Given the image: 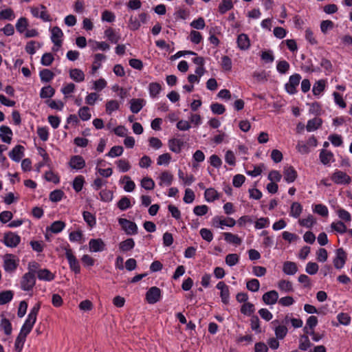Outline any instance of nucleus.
Here are the masks:
<instances>
[{
	"label": "nucleus",
	"instance_id": "nucleus-1",
	"mask_svg": "<svg viewBox=\"0 0 352 352\" xmlns=\"http://www.w3.org/2000/svg\"><path fill=\"white\" fill-rule=\"evenodd\" d=\"M36 284V277L34 273L27 272L21 278V288L23 291H30Z\"/></svg>",
	"mask_w": 352,
	"mask_h": 352
},
{
	"label": "nucleus",
	"instance_id": "nucleus-2",
	"mask_svg": "<svg viewBox=\"0 0 352 352\" xmlns=\"http://www.w3.org/2000/svg\"><path fill=\"white\" fill-rule=\"evenodd\" d=\"M118 223L126 234L134 235L138 233V226L135 223L124 218H120Z\"/></svg>",
	"mask_w": 352,
	"mask_h": 352
},
{
	"label": "nucleus",
	"instance_id": "nucleus-3",
	"mask_svg": "<svg viewBox=\"0 0 352 352\" xmlns=\"http://www.w3.org/2000/svg\"><path fill=\"white\" fill-rule=\"evenodd\" d=\"M301 76L298 74H295L289 77V82L285 84V88L289 94H294L296 92V87L298 86Z\"/></svg>",
	"mask_w": 352,
	"mask_h": 352
},
{
	"label": "nucleus",
	"instance_id": "nucleus-4",
	"mask_svg": "<svg viewBox=\"0 0 352 352\" xmlns=\"http://www.w3.org/2000/svg\"><path fill=\"white\" fill-rule=\"evenodd\" d=\"M31 13L34 17L40 18L43 21H51L50 16L47 12V8L43 5H40L39 7L32 8Z\"/></svg>",
	"mask_w": 352,
	"mask_h": 352
},
{
	"label": "nucleus",
	"instance_id": "nucleus-5",
	"mask_svg": "<svg viewBox=\"0 0 352 352\" xmlns=\"http://www.w3.org/2000/svg\"><path fill=\"white\" fill-rule=\"evenodd\" d=\"M21 241V237L12 232L4 234L3 243L7 247L15 248Z\"/></svg>",
	"mask_w": 352,
	"mask_h": 352
},
{
	"label": "nucleus",
	"instance_id": "nucleus-6",
	"mask_svg": "<svg viewBox=\"0 0 352 352\" xmlns=\"http://www.w3.org/2000/svg\"><path fill=\"white\" fill-rule=\"evenodd\" d=\"M65 256L69 262L71 270L75 274H79L80 272V265L71 249L65 248Z\"/></svg>",
	"mask_w": 352,
	"mask_h": 352
},
{
	"label": "nucleus",
	"instance_id": "nucleus-7",
	"mask_svg": "<svg viewBox=\"0 0 352 352\" xmlns=\"http://www.w3.org/2000/svg\"><path fill=\"white\" fill-rule=\"evenodd\" d=\"M346 261V253L342 248H338L336 252V257L333 263L334 267L338 269H342Z\"/></svg>",
	"mask_w": 352,
	"mask_h": 352
},
{
	"label": "nucleus",
	"instance_id": "nucleus-8",
	"mask_svg": "<svg viewBox=\"0 0 352 352\" xmlns=\"http://www.w3.org/2000/svg\"><path fill=\"white\" fill-rule=\"evenodd\" d=\"M161 291L157 287H151L146 294V299L149 304L156 303L160 300Z\"/></svg>",
	"mask_w": 352,
	"mask_h": 352
},
{
	"label": "nucleus",
	"instance_id": "nucleus-9",
	"mask_svg": "<svg viewBox=\"0 0 352 352\" xmlns=\"http://www.w3.org/2000/svg\"><path fill=\"white\" fill-rule=\"evenodd\" d=\"M331 179L338 184H348L351 182L350 177L341 170H336L332 175Z\"/></svg>",
	"mask_w": 352,
	"mask_h": 352
},
{
	"label": "nucleus",
	"instance_id": "nucleus-10",
	"mask_svg": "<svg viewBox=\"0 0 352 352\" xmlns=\"http://www.w3.org/2000/svg\"><path fill=\"white\" fill-rule=\"evenodd\" d=\"M217 288L219 289L220 296L221 298V301L223 304H228L229 298H230V292L229 287L226 283L223 281L219 282L217 285Z\"/></svg>",
	"mask_w": 352,
	"mask_h": 352
},
{
	"label": "nucleus",
	"instance_id": "nucleus-11",
	"mask_svg": "<svg viewBox=\"0 0 352 352\" xmlns=\"http://www.w3.org/2000/svg\"><path fill=\"white\" fill-rule=\"evenodd\" d=\"M24 147L21 145H16L9 153V157L14 162H19L24 155Z\"/></svg>",
	"mask_w": 352,
	"mask_h": 352
},
{
	"label": "nucleus",
	"instance_id": "nucleus-12",
	"mask_svg": "<svg viewBox=\"0 0 352 352\" xmlns=\"http://www.w3.org/2000/svg\"><path fill=\"white\" fill-rule=\"evenodd\" d=\"M262 299L266 305H274L278 299V294L275 290H271L265 293Z\"/></svg>",
	"mask_w": 352,
	"mask_h": 352
},
{
	"label": "nucleus",
	"instance_id": "nucleus-13",
	"mask_svg": "<svg viewBox=\"0 0 352 352\" xmlns=\"http://www.w3.org/2000/svg\"><path fill=\"white\" fill-rule=\"evenodd\" d=\"M69 166L76 170L82 169L85 166V161L82 157L80 155H74L70 159Z\"/></svg>",
	"mask_w": 352,
	"mask_h": 352
},
{
	"label": "nucleus",
	"instance_id": "nucleus-14",
	"mask_svg": "<svg viewBox=\"0 0 352 352\" xmlns=\"http://www.w3.org/2000/svg\"><path fill=\"white\" fill-rule=\"evenodd\" d=\"M284 179L287 183L294 182L297 177V172L294 167L285 166L283 170Z\"/></svg>",
	"mask_w": 352,
	"mask_h": 352
},
{
	"label": "nucleus",
	"instance_id": "nucleus-15",
	"mask_svg": "<svg viewBox=\"0 0 352 352\" xmlns=\"http://www.w3.org/2000/svg\"><path fill=\"white\" fill-rule=\"evenodd\" d=\"M90 251L97 252L104 250L105 244L101 239H91L89 242Z\"/></svg>",
	"mask_w": 352,
	"mask_h": 352
},
{
	"label": "nucleus",
	"instance_id": "nucleus-16",
	"mask_svg": "<svg viewBox=\"0 0 352 352\" xmlns=\"http://www.w3.org/2000/svg\"><path fill=\"white\" fill-rule=\"evenodd\" d=\"M52 41L58 47L61 46L62 41L60 38L63 36V33L62 30L57 26L54 27L52 29Z\"/></svg>",
	"mask_w": 352,
	"mask_h": 352
},
{
	"label": "nucleus",
	"instance_id": "nucleus-17",
	"mask_svg": "<svg viewBox=\"0 0 352 352\" xmlns=\"http://www.w3.org/2000/svg\"><path fill=\"white\" fill-rule=\"evenodd\" d=\"M12 135V131L8 126L4 125L0 126V138L3 142L10 144Z\"/></svg>",
	"mask_w": 352,
	"mask_h": 352
},
{
	"label": "nucleus",
	"instance_id": "nucleus-18",
	"mask_svg": "<svg viewBox=\"0 0 352 352\" xmlns=\"http://www.w3.org/2000/svg\"><path fill=\"white\" fill-rule=\"evenodd\" d=\"M283 271L285 274L292 276L297 272L298 267L294 262L285 261L283 263Z\"/></svg>",
	"mask_w": 352,
	"mask_h": 352
},
{
	"label": "nucleus",
	"instance_id": "nucleus-19",
	"mask_svg": "<svg viewBox=\"0 0 352 352\" xmlns=\"http://www.w3.org/2000/svg\"><path fill=\"white\" fill-rule=\"evenodd\" d=\"M237 45L241 50H248L250 46V42L248 35L245 34H239L237 38Z\"/></svg>",
	"mask_w": 352,
	"mask_h": 352
},
{
	"label": "nucleus",
	"instance_id": "nucleus-20",
	"mask_svg": "<svg viewBox=\"0 0 352 352\" xmlns=\"http://www.w3.org/2000/svg\"><path fill=\"white\" fill-rule=\"evenodd\" d=\"M319 157L321 163L324 165H328L331 162L333 161V153L325 149L320 151Z\"/></svg>",
	"mask_w": 352,
	"mask_h": 352
},
{
	"label": "nucleus",
	"instance_id": "nucleus-21",
	"mask_svg": "<svg viewBox=\"0 0 352 352\" xmlns=\"http://www.w3.org/2000/svg\"><path fill=\"white\" fill-rule=\"evenodd\" d=\"M184 142L179 139H172L168 141V146L171 151L179 153H180Z\"/></svg>",
	"mask_w": 352,
	"mask_h": 352
},
{
	"label": "nucleus",
	"instance_id": "nucleus-22",
	"mask_svg": "<svg viewBox=\"0 0 352 352\" xmlns=\"http://www.w3.org/2000/svg\"><path fill=\"white\" fill-rule=\"evenodd\" d=\"M70 78L77 82H82L85 80V74L81 69H72L69 71Z\"/></svg>",
	"mask_w": 352,
	"mask_h": 352
},
{
	"label": "nucleus",
	"instance_id": "nucleus-23",
	"mask_svg": "<svg viewBox=\"0 0 352 352\" xmlns=\"http://www.w3.org/2000/svg\"><path fill=\"white\" fill-rule=\"evenodd\" d=\"M130 109L133 113H138L143 107L144 100L143 99H132L130 101Z\"/></svg>",
	"mask_w": 352,
	"mask_h": 352
},
{
	"label": "nucleus",
	"instance_id": "nucleus-24",
	"mask_svg": "<svg viewBox=\"0 0 352 352\" xmlns=\"http://www.w3.org/2000/svg\"><path fill=\"white\" fill-rule=\"evenodd\" d=\"M37 276L39 280L50 281L54 278V275L48 270H38L37 272Z\"/></svg>",
	"mask_w": 352,
	"mask_h": 352
},
{
	"label": "nucleus",
	"instance_id": "nucleus-25",
	"mask_svg": "<svg viewBox=\"0 0 352 352\" xmlns=\"http://www.w3.org/2000/svg\"><path fill=\"white\" fill-rule=\"evenodd\" d=\"M322 121L319 118H314L307 122L306 129L307 131H313L318 129L322 124Z\"/></svg>",
	"mask_w": 352,
	"mask_h": 352
},
{
	"label": "nucleus",
	"instance_id": "nucleus-26",
	"mask_svg": "<svg viewBox=\"0 0 352 352\" xmlns=\"http://www.w3.org/2000/svg\"><path fill=\"white\" fill-rule=\"evenodd\" d=\"M106 58L102 54H96L94 56V61L91 67V73L94 74L101 66V62Z\"/></svg>",
	"mask_w": 352,
	"mask_h": 352
},
{
	"label": "nucleus",
	"instance_id": "nucleus-27",
	"mask_svg": "<svg viewBox=\"0 0 352 352\" xmlns=\"http://www.w3.org/2000/svg\"><path fill=\"white\" fill-rule=\"evenodd\" d=\"M318 324V318L314 316H309L307 320L306 326L304 327L305 333H309L310 331H314V327Z\"/></svg>",
	"mask_w": 352,
	"mask_h": 352
},
{
	"label": "nucleus",
	"instance_id": "nucleus-28",
	"mask_svg": "<svg viewBox=\"0 0 352 352\" xmlns=\"http://www.w3.org/2000/svg\"><path fill=\"white\" fill-rule=\"evenodd\" d=\"M104 35L112 43H117L120 38V36L115 32L113 29L111 28L104 31Z\"/></svg>",
	"mask_w": 352,
	"mask_h": 352
},
{
	"label": "nucleus",
	"instance_id": "nucleus-29",
	"mask_svg": "<svg viewBox=\"0 0 352 352\" xmlns=\"http://www.w3.org/2000/svg\"><path fill=\"white\" fill-rule=\"evenodd\" d=\"M35 322L36 320H32L30 318H28L22 326L19 333L27 336L28 334L31 331Z\"/></svg>",
	"mask_w": 352,
	"mask_h": 352
},
{
	"label": "nucleus",
	"instance_id": "nucleus-30",
	"mask_svg": "<svg viewBox=\"0 0 352 352\" xmlns=\"http://www.w3.org/2000/svg\"><path fill=\"white\" fill-rule=\"evenodd\" d=\"M135 246V242L133 239H127L125 241H122L119 244V248L122 252H128L132 250Z\"/></svg>",
	"mask_w": 352,
	"mask_h": 352
},
{
	"label": "nucleus",
	"instance_id": "nucleus-31",
	"mask_svg": "<svg viewBox=\"0 0 352 352\" xmlns=\"http://www.w3.org/2000/svg\"><path fill=\"white\" fill-rule=\"evenodd\" d=\"M276 339H283L287 333V328L285 324H278L274 328Z\"/></svg>",
	"mask_w": 352,
	"mask_h": 352
},
{
	"label": "nucleus",
	"instance_id": "nucleus-32",
	"mask_svg": "<svg viewBox=\"0 0 352 352\" xmlns=\"http://www.w3.org/2000/svg\"><path fill=\"white\" fill-rule=\"evenodd\" d=\"M89 43L91 44V48L93 50H100L102 51L107 50L110 48V46L106 42H98L92 40H89Z\"/></svg>",
	"mask_w": 352,
	"mask_h": 352
},
{
	"label": "nucleus",
	"instance_id": "nucleus-33",
	"mask_svg": "<svg viewBox=\"0 0 352 352\" xmlns=\"http://www.w3.org/2000/svg\"><path fill=\"white\" fill-rule=\"evenodd\" d=\"M149 94L151 98H155L162 90V87L158 82H151L148 85Z\"/></svg>",
	"mask_w": 352,
	"mask_h": 352
},
{
	"label": "nucleus",
	"instance_id": "nucleus-34",
	"mask_svg": "<svg viewBox=\"0 0 352 352\" xmlns=\"http://www.w3.org/2000/svg\"><path fill=\"white\" fill-rule=\"evenodd\" d=\"M13 292L11 290H6L0 292V305H5L9 302L13 298Z\"/></svg>",
	"mask_w": 352,
	"mask_h": 352
},
{
	"label": "nucleus",
	"instance_id": "nucleus-35",
	"mask_svg": "<svg viewBox=\"0 0 352 352\" xmlns=\"http://www.w3.org/2000/svg\"><path fill=\"white\" fill-rule=\"evenodd\" d=\"M0 328L3 330L4 333L9 336L12 333V324L9 320L6 318H3L1 320Z\"/></svg>",
	"mask_w": 352,
	"mask_h": 352
},
{
	"label": "nucleus",
	"instance_id": "nucleus-36",
	"mask_svg": "<svg viewBox=\"0 0 352 352\" xmlns=\"http://www.w3.org/2000/svg\"><path fill=\"white\" fill-rule=\"evenodd\" d=\"M17 263L13 258H6L4 261V269L6 272H12L17 267Z\"/></svg>",
	"mask_w": 352,
	"mask_h": 352
},
{
	"label": "nucleus",
	"instance_id": "nucleus-37",
	"mask_svg": "<svg viewBox=\"0 0 352 352\" xmlns=\"http://www.w3.org/2000/svg\"><path fill=\"white\" fill-rule=\"evenodd\" d=\"M40 78L43 82H48L54 78V73L47 69H43L40 72Z\"/></svg>",
	"mask_w": 352,
	"mask_h": 352
},
{
	"label": "nucleus",
	"instance_id": "nucleus-38",
	"mask_svg": "<svg viewBox=\"0 0 352 352\" xmlns=\"http://www.w3.org/2000/svg\"><path fill=\"white\" fill-rule=\"evenodd\" d=\"M311 346V343L306 335H302L299 339V349L302 351H307Z\"/></svg>",
	"mask_w": 352,
	"mask_h": 352
},
{
	"label": "nucleus",
	"instance_id": "nucleus-39",
	"mask_svg": "<svg viewBox=\"0 0 352 352\" xmlns=\"http://www.w3.org/2000/svg\"><path fill=\"white\" fill-rule=\"evenodd\" d=\"M160 185L165 184L167 186H170L173 182V176L168 171H164L162 173L160 177Z\"/></svg>",
	"mask_w": 352,
	"mask_h": 352
},
{
	"label": "nucleus",
	"instance_id": "nucleus-40",
	"mask_svg": "<svg viewBox=\"0 0 352 352\" xmlns=\"http://www.w3.org/2000/svg\"><path fill=\"white\" fill-rule=\"evenodd\" d=\"M85 183V179L82 175L76 177L73 181V188L76 192H80L83 187Z\"/></svg>",
	"mask_w": 352,
	"mask_h": 352
},
{
	"label": "nucleus",
	"instance_id": "nucleus-41",
	"mask_svg": "<svg viewBox=\"0 0 352 352\" xmlns=\"http://www.w3.org/2000/svg\"><path fill=\"white\" fill-rule=\"evenodd\" d=\"M331 228L340 234H344L347 231L346 225L341 221L332 223Z\"/></svg>",
	"mask_w": 352,
	"mask_h": 352
},
{
	"label": "nucleus",
	"instance_id": "nucleus-42",
	"mask_svg": "<svg viewBox=\"0 0 352 352\" xmlns=\"http://www.w3.org/2000/svg\"><path fill=\"white\" fill-rule=\"evenodd\" d=\"M223 235L225 240L228 243L236 245H240L241 243V239L237 235L233 234L230 232H225Z\"/></svg>",
	"mask_w": 352,
	"mask_h": 352
},
{
	"label": "nucleus",
	"instance_id": "nucleus-43",
	"mask_svg": "<svg viewBox=\"0 0 352 352\" xmlns=\"http://www.w3.org/2000/svg\"><path fill=\"white\" fill-rule=\"evenodd\" d=\"M55 90L50 85L44 87L41 89L40 93V97L41 98H48L54 96Z\"/></svg>",
	"mask_w": 352,
	"mask_h": 352
},
{
	"label": "nucleus",
	"instance_id": "nucleus-44",
	"mask_svg": "<svg viewBox=\"0 0 352 352\" xmlns=\"http://www.w3.org/2000/svg\"><path fill=\"white\" fill-rule=\"evenodd\" d=\"M65 227V223L62 221H56L52 223L50 230L53 233H59Z\"/></svg>",
	"mask_w": 352,
	"mask_h": 352
},
{
	"label": "nucleus",
	"instance_id": "nucleus-45",
	"mask_svg": "<svg viewBox=\"0 0 352 352\" xmlns=\"http://www.w3.org/2000/svg\"><path fill=\"white\" fill-rule=\"evenodd\" d=\"M233 8L232 0H223L219 6V11L221 14H224Z\"/></svg>",
	"mask_w": 352,
	"mask_h": 352
},
{
	"label": "nucleus",
	"instance_id": "nucleus-46",
	"mask_svg": "<svg viewBox=\"0 0 352 352\" xmlns=\"http://www.w3.org/2000/svg\"><path fill=\"white\" fill-rule=\"evenodd\" d=\"M279 289L285 292H293L292 283L286 280H280L278 283Z\"/></svg>",
	"mask_w": 352,
	"mask_h": 352
},
{
	"label": "nucleus",
	"instance_id": "nucleus-47",
	"mask_svg": "<svg viewBox=\"0 0 352 352\" xmlns=\"http://www.w3.org/2000/svg\"><path fill=\"white\" fill-rule=\"evenodd\" d=\"M207 201L211 202L219 198L217 192L214 188H208L204 193Z\"/></svg>",
	"mask_w": 352,
	"mask_h": 352
},
{
	"label": "nucleus",
	"instance_id": "nucleus-48",
	"mask_svg": "<svg viewBox=\"0 0 352 352\" xmlns=\"http://www.w3.org/2000/svg\"><path fill=\"white\" fill-rule=\"evenodd\" d=\"M302 210V208L298 202H294L291 206L290 214L295 218H298L300 215Z\"/></svg>",
	"mask_w": 352,
	"mask_h": 352
},
{
	"label": "nucleus",
	"instance_id": "nucleus-49",
	"mask_svg": "<svg viewBox=\"0 0 352 352\" xmlns=\"http://www.w3.org/2000/svg\"><path fill=\"white\" fill-rule=\"evenodd\" d=\"M290 322L292 323V325L294 328H300L302 326V320L299 318H291L288 316H286L285 319L283 321V323L285 324H288V322Z\"/></svg>",
	"mask_w": 352,
	"mask_h": 352
},
{
	"label": "nucleus",
	"instance_id": "nucleus-50",
	"mask_svg": "<svg viewBox=\"0 0 352 352\" xmlns=\"http://www.w3.org/2000/svg\"><path fill=\"white\" fill-rule=\"evenodd\" d=\"M250 326L251 329L254 331L256 333H261V329L260 327V321L259 318L256 316H252L250 319Z\"/></svg>",
	"mask_w": 352,
	"mask_h": 352
},
{
	"label": "nucleus",
	"instance_id": "nucleus-51",
	"mask_svg": "<svg viewBox=\"0 0 352 352\" xmlns=\"http://www.w3.org/2000/svg\"><path fill=\"white\" fill-rule=\"evenodd\" d=\"M246 287L248 290L256 292L259 290L260 283L257 279L253 278L247 282Z\"/></svg>",
	"mask_w": 352,
	"mask_h": 352
},
{
	"label": "nucleus",
	"instance_id": "nucleus-52",
	"mask_svg": "<svg viewBox=\"0 0 352 352\" xmlns=\"http://www.w3.org/2000/svg\"><path fill=\"white\" fill-rule=\"evenodd\" d=\"M82 216H83L84 220L86 221V223L90 227L92 228L96 225V218L91 212H89L88 211H85V212H83Z\"/></svg>",
	"mask_w": 352,
	"mask_h": 352
},
{
	"label": "nucleus",
	"instance_id": "nucleus-53",
	"mask_svg": "<svg viewBox=\"0 0 352 352\" xmlns=\"http://www.w3.org/2000/svg\"><path fill=\"white\" fill-rule=\"evenodd\" d=\"M64 195V192L61 190H55L50 192V200L52 202H58L61 200Z\"/></svg>",
	"mask_w": 352,
	"mask_h": 352
},
{
	"label": "nucleus",
	"instance_id": "nucleus-54",
	"mask_svg": "<svg viewBox=\"0 0 352 352\" xmlns=\"http://www.w3.org/2000/svg\"><path fill=\"white\" fill-rule=\"evenodd\" d=\"M324 87H325V82L324 80H320L317 81L314 85L313 89H312L313 94L316 96L319 95L324 89Z\"/></svg>",
	"mask_w": 352,
	"mask_h": 352
},
{
	"label": "nucleus",
	"instance_id": "nucleus-55",
	"mask_svg": "<svg viewBox=\"0 0 352 352\" xmlns=\"http://www.w3.org/2000/svg\"><path fill=\"white\" fill-rule=\"evenodd\" d=\"M26 336L19 333L15 340L14 347L16 351L21 352L25 341Z\"/></svg>",
	"mask_w": 352,
	"mask_h": 352
},
{
	"label": "nucleus",
	"instance_id": "nucleus-56",
	"mask_svg": "<svg viewBox=\"0 0 352 352\" xmlns=\"http://www.w3.org/2000/svg\"><path fill=\"white\" fill-rule=\"evenodd\" d=\"M117 206L121 210H126L131 207L130 199L126 197H123L118 202Z\"/></svg>",
	"mask_w": 352,
	"mask_h": 352
},
{
	"label": "nucleus",
	"instance_id": "nucleus-57",
	"mask_svg": "<svg viewBox=\"0 0 352 352\" xmlns=\"http://www.w3.org/2000/svg\"><path fill=\"white\" fill-rule=\"evenodd\" d=\"M78 116L81 120L87 121L91 118V113L88 107H82L78 111Z\"/></svg>",
	"mask_w": 352,
	"mask_h": 352
},
{
	"label": "nucleus",
	"instance_id": "nucleus-58",
	"mask_svg": "<svg viewBox=\"0 0 352 352\" xmlns=\"http://www.w3.org/2000/svg\"><path fill=\"white\" fill-rule=\"evenodd\" d=\"M239 257L236 254H229L226 257V263L229 266H233L238 263Z\"/></svg>",
	"mask_w": 352,
	"mask_h": 352
},
{
	"label": "nucleus",
	"instance_id": "nucleus-59",
	"mask_svg": "<svg viewBox=\"0 0 352 352\" xmlns=\"http://www.w3.org/2000/svg\"><path fill=\"white\" fill-rule=\"evenodd\" d=\"M141 186L146 190H153L155 187L153 180L148 177H144L141 181Z\"/></svg>",
	"mask_w": 352,
	"mask_h": 352
},
{
	"label": "nucleus",
	"instance_id": "nucleus-60",
	"mask_svg": "<svg viewBox=\"0 0 352 352\" xmlns=\"http://www.w3.org/2000/svg\"><path fill=\"white\" fill-rule=\"evenodd\" d=\"M315 223L316 219L312 215H309L305 219L299 220V223L300 226L306 228H311Z\"/></svg>",
	"mask_w": 352,
	"mask_h": 352
},
{
	"label": "nucleus",
	"instance_id": "nucleus-61",
	"mask_svg": "<svg viewBox=\"0 0 352 352\" xmlns=\"http://www.w3.org/2000/svg\"><path fill=\"white\" fill-rule=\"evenodd\" d=\"M319 267L316 263L309 262L305 268V271L310 275L316 274L318 271Z\"/></svg>",
	"mask_w": 352,
	"mask_h": 352
},
{
	"label": "nucleus",
	"instance_id": "nucleus-62",
	"mask_svg": "<svg viewBox=\"0 0 352 352\" xmlns=\"http://www.w3.org/2000/svg\"><path fill=\"white\" fill-rule=\"evenodd\" d=\"M119 103L116 100H110L106 104V111L108 114H111L113 111L118 109Z\"/></svg>",
	"mask_w": 352,
	"mask_h": 352
},
{
	"label": "nucleus",
	"instance_id": "nucleus-63",
	"mask_svg": "<svg viewBox=\"0 0 352 352\" xmlns=\"http://www.w3.org/2000/svg\"><path fill=\"white\" fill-rule=\"evenodd\" d=\"M123 153V148L121 146H113L109 152L107 153V155L111 157H115L120 156Z\"/></svg>",
	"mask_w": 352,
	"mask_h": 352
},
{
	"label": "nucleus",
	"instance_id": "nucleus-64",
	"mask_svg": "<svg viewBox=\"0 0 352 352\" xmlns=\"http://www.w3.org/2000/svg\"><path fill=\"white\" fill-rule=\"evenodd\" d=\"M27 26L28 21L24 17L20 18L16 24V30L20 33H23L27 28Z\"/></svg>",
	"mask_w": 352,
	"mask_h": 352
}]
</instances>
